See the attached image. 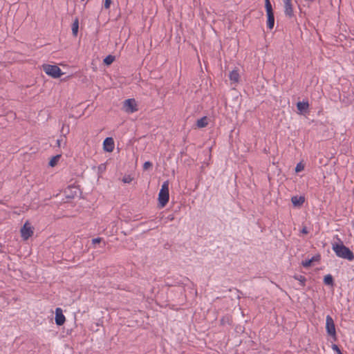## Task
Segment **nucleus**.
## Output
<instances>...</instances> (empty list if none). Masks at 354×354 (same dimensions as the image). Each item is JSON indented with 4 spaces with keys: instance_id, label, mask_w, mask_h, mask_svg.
<instances>
[{
    "instance_id": "nucleus-14",
    "label": "nucleus",
    "mask_w": 354,
    "mask_h": 354,
    "mask_svg": "<svg viewBox=\"0 0 354 354\" xmlns=\"http://www.w3.org/2000/svg\"><path fill=\"white\" fill-rule=\"evenodd\" d=\"M267 21L266 25L269 30H272L274 26V14L273 12H266Z\"/></svg>"
},
{
    "instance_id": "nucleus-34",
    "label": "nucleus",
    "mask_w": 354,
    "mask_h": 354,
    "mask_svg": "<svg viewBox=\"0 0 354 354\" xmlns=\"http://www.w3.org/2000/svg\"><path fill=\"white\" fill-rule=\"evenodd\" d=\"M103 165H101L100 166H99V169H102V167H101Z\"/></svg>"
},
{
    "instance_id": "nucleus-3",
    "label": "nucleus",
    "mask_w": 354,
    "mask_h": 354,
    "mask_svg": "<svg viewBox=\"0 0 354 354\" xmlns=\"http://www.w3.org/2000/svg\"><path fill=\"white\" fill-rule=\"evenodd\" d=\"M42 69L48 76L55 79L59 78L64 74L61 68L57 65L44 64Z\"/></svg>"
},
{
    "instance_id": "nucleus-2",
    "label": "nucleus",
    "mask_w": 354,
    "mask_h": 354,
    "mask_svg": "<svg viewBox=\"0 0 354 354\" xmlns=\"http://www.w3.org/2000/svg\"><path fill=\"white\" fill-rule=\"evenodd\" d=\"M169 200V181L163 182L161 189L159 191L158 196V207L162 209L165 207Z\"/></svg>"
},
{
    "instance_id": "nucleus-28",
    "label": "nucleus",
    "mask_w": 354,
    "mask_h": 354,
    "mask_svg": "<svg viewBox=\"0 0 354 354\" xmlns=\"http://www.w3.org/2000/svg\"><path fill=\"white\" fill-rule=\"evenodd\" d=\"M133 179V178L130 175H125L122 178V181L124 183H130Z\"/></svg>"
},
{
    "instance_id": "nucleus-12",
    "label": "nucleus",
    "mask_w": 354,
    "mask_h": 354,
    "mask_svg": "<svg viewBox=\"0 0 354 354\" xmlns=\"http://www.w3.org/2000/svg\"><path fill=\"white\" fill-rule=\"evenodd\" d=\"M321 259V255L319 254H315L310 259H306L301 261V265L304 268H310L313 266V262L319 261Z\"/></svg>"
},
{
    "instance_id": "nucleus-10",
    "label": "nucleus",
    "mask_w": 354,
    "mask_h": 354,
    "mask_svg": "<svg viewBox=\"0 0 354 354\" xmlns=\"http://www.w3.org/2000/svg\"><path fill=\"white\" fill-rule=\"evenodd\" d=\"M115 144L113 138L111 137L106 138L103 141V150L106 152H112L114 149Z\"/></svg>"
},
{
    "instance_id": "nucleus-27",
    "label": "nucleus",
    "mask_w": 354,
    "mask_h": 354,
    "mask_svg": "<svg viewBox=\"0 0 354 354\" xmlns=\"http://www.w3.org/2000/svg\"><path fill=\"white\" fill-rule=\"evenodd\" d=\"M102 241H103V239L101 238V237L94 238V239H92V244L93 245L94 247H95V245L97 244H100Z\"/></svg>"
},
{
    "instance_id": "nucleus-24",
    "label": "nucleus",
    "mask_w": 354,
    "mask_h": 354,
    "mask_svg": "<svg viewBox=\"0 0 354 354\" xmlns=\"http://www.w3.org/2000/svg\"><path fill=\"white\" fill-rule=\"evenodd\" d=\"M304 167H305L304 164H303L301 162L297 163L295 168V172L299 173V172L302 171L304 169Z\"/></svg>"
},
{
    "instance_id": "nucleus-9",
    "label": "nucleus",
    "mask_w": 354,
    "mask_h": 354,
    "mask_svg": "<svg viewBox=\"0 0 354 354\" xmlns=\"http://www.w3.org/2000/svg\"><path fill=\"white\" fill-rule=\"evenodd\" d=\"M309 102L308 100H303L297 102L296 106L299 114L304 115L309 111Z\"/></svg>"
},
{
    "instance_id": "nucleus-6",
    "label": "nucleus",
    "mask_w": 354,
    "mask_h": 354,
    "mask_svg": "<svg viewBox=\"0 0 354 354\" xmlns=\"http://www.w3.org/2000/svg\"><path fill=\"white\" fill-rule=\"evenodd\" d=\"M21 236L24 241L28 240L33 235V227L28 221H26L21 228Z\"/></svg>"
},
{
    "instance_id": "nucleus-23",
    "label": "nucleus",
    "mask_w": 354,
    "mask_h": 354,
    "mask_svg": "<svg viewBox=\"0 0 354 354\" xmlns=\"http://www.w3.org/2000/svg\"><path fill=\"white\" fill-rule=\"evenodd\" d=\"M265 1V9L266 12H273V8L270 0Z\"/></svg>"
},
{
    "instance_id": "nucleus-16",
    "label": "nucleus",
    "mask_w": 354,
    "mask_h": 354,
    "mask_svg": "<svg viewBox=\"0 0 354 354\" xmlns=\"http://www.w3.org/2000/svg\"><path fill=\"white\" fill-rule=\"evenodd\" d=\"M229 78L233 83H238L239 81L240 75L238 69L232 70L229 74Z\"/></svg>"
},
{
    "instance_id": "nucleus-4",
    "label": "nucleus",
    "mask_w": 354,
    "mask_h": 354,
    "mask_svg": "<svg viewBox=\"0 0 354 354\" xmlns=\"http://www.w3.org/2000/svg\"><path fill=\"white\" fill-rule=\"evenodd\" d=\"M326 331L327 335L331 337L334 341L337 340L335 324L333 319L329 315H328L326 318Z\"/></svg>"
},
{
    "instance_id": "nucleus-18",
    "label": "nucleus",
    "mask_w": 354,
    "mask_h": 354,
    "mask_svg": "<svg viewBox=\"0 0 354 354\" xmlns=\"http://www.w3.org/2000/svg\"><path fill=\"white\" fill-rule=\"evenodd\" d=\"M323 282L324 285L333 287L335 284V280L332 274H328L324 277Z\"/></svg>"
},
{
    "instance_id": "nucleus-8",
    "label": "nucleus",
    "mask_w": 354,
    "mask_h": 354,
    "mask_svg": "<svg viewBox=\"0 0 354 354\" xmlns=\"http://www.w3.org/2000/svg\"><path fill=\"white\" fill-rule=\"evenodd\" d=\"M55 322L57 326H61L64 325L66 322V317L63 314V310L61 308L57 307L55 308Z\"/></svg>"
},
{
    "instance_id": "nucleus-20",
    "label": "nucleus",
    "mask_w": 354,
    "mask_h": 354,
    "mask_svg": "<svg viewBox=\"0 0 354 354\" xmlns=\"http://www.w3.org/2000/svg\"><path fill=\"white\" fill-rule=\"evenodd\" d=\"M61 156H62L61 154H57L55 156H52L50 158V160L48 162V166L50 167H54L55 166H56L57 165Z\"/></svg>"
},
{
    "instance_id": "nucleus-1",
    "label": "nucleus",
    "mask_w": 354,
    "mask_h": 354,
    "mask_svg": "<svg viewBox=\"0 0 354 354\" xmlns=\"http://www.w3.org/2000/svg\"><path fill=\"white\" fill-rule=\"evenodd\" d=\"M337 239L339 241L338 243H334L332 244V249L337 255V257L346 259L348 261H353L354 260V253L352 250H350L349 248L346 247L340 239L338 238V236H336Z\"/></svg>"
},
{
    "instance_id": "nucleus-11",
    "label": "nucleus",
    "mask_w": 354,
    "mask_h": 354,
    "mask_svg": "<svg viewBox=\"0 0 354 354\" xmlns=\"http://www.w3.org/2000/svg\"><path fill=\"white\" fill-rule=\"evenodd\" d=\"M284 13L286 17L292 18L294 17L293 8L291 0H283Z\"/></svg>"
},
{
    "instance_id": "nucleus-38",
    "label": "nucleus",
    "mask_w": 354,
    "mask_h": 354,
    "mask_svg": "<svg viewBox=\"0 0 354 354\" xmlns=\"http://www.w3.org/2000/svg\"><path fill=\"white\" fill-rule=\"evenodd\" d=\"M353 89H354V87H353Z\"/></svg>"
},
{
    "instance_id": "nucleus-30",
    "label": "nucleus",
    "mask_w": 354,
    "mask_h": 354,
    "mask_svg": "<svg viewBox=\"0 0 354 354\" xmlns=\"http://www.w3.org/2000/svg\"><path fill=\"white\" fill-rule=\"evenodd\" d=\"M300 232L303 234H308L309 232H308L307 227L306 226H304L302 227Z\"/></svg>"
},
{
    "instance_id": "nucleus-32",
    "label": "nucleus",
    "mask_w": 354,
    "mask_h": 354,
    "mask_svg": "<svg viewBox=\"0 0 354 354\" xmlns=\"http://www.w3.org/2000/svg\"><path fill=\"white\" fill-rule=\"evenodd\" d=\"M60 142H61V140H59V139H58V140H57V145L58 147H59V146H60Z\"/></svg>"
},
{
    "instance_id": "nucleus-17",
    "label": "nucleus",
    "mask_w": 354,
    "mask_h": 354,
    "mask_svg": "<svg viewBox=\"0 0 354 354\" xmlns=\"http://www.w3.org/2000/svg\"><path fill=\"white\" fill-rule=\"evenodd\" d=\"M208 120L209 119L207 116H203L196 120V126L199 129L206 127L208 125Z\"/></svg>"
},
{
    "instance_id": "nucleus-15",
    "label": "nucleus",
    "mask_w": 354,
    "mask_h": 354,
    "mask_svg": "<svg viewBox=\"0 0 354 354\" xmlns=\"http://www.w3.org/2000/svg\"><path fill=\"white\" fill-rule=\"evenodd\" d=\"M79 19L76 17L71 25V30H72V35L74 37H76L78 35L79 32Z\"/></svg>"
},
{
    "instance_id": "nucleus-37",
    "label": "nucleus",
    "mask_w": 354,
    "mask_h": 354,
    "mask_svg": "<svg viewBox=\"0 0 354 354\" xmlns=\"http://www.w3.org/2000/svg\"><path fill=\"white\" fill-rule=\"evenodd\" d=\"M353 227H354V221L353 222Z\"/></svg>"
},
{
    "instance_id": "nucleus-29",
    "label": "nucleus",
    "mask_w": 354,
    "mask_h": 354,
    "mask_svg": "<svg viewBox=\"0 0 354 354\" xmlns=\"http://www.w3.org/2000/svg\"><path fill=\"white\" fill-rule=\"evenodd\" d=\"M111 3H112V0H104L103 6L105 9H109Z\"/></svg>"
},
{
    "instance_id": "nucleus-33",
    "label": "nucleus",
    "mask_w": 354,
    "mask_h": 354,
    "mask_svg": "<svg viewBox=\"0 0 354 354\" xmlns=\"http://www.w3.org/2000/svg\"><path fill=\"white\" fill-rule=\"evenodd\" d=\"M263 151H264V152H265V153H268V150H267V149H266V148H265Z\"/></svg>"
},
{
    "instance_id": "nucleus-35",
    "label": "nucleus",
    "mask_w": 354,
    "mask_h": 354,
    "mask_svg": "<svg viewBox=\"0 0 354 354\" xmlns=\"http://www.w3.org/2000/svg\"><path fill=\"white\" fill-rule=\"evenodd\" d=\"M103 165H101L100 166H99V169H102V167H101Z\"/></svg>"
},
{
    "instance_id": "nucleus-13",
    "label": "nucleus",
    "mask_w": 354,
    "mask_h": 354,
    "mask_svg": "<svg viewBox=\"0 0 354 354\" xmlns=\"http://www.w3.org/2000/svg\"><path fill=\"white\" fill-rule=\"evenodd\" d=\"M304 196H293L291 197V202L294 207H301L305 202Z\"/></svg>"
},
{
    "instance_id": "nucleus-36",
    "label": "nucleus",
    "mask_w": 354,
    "mask_h": 354,
    "mask_svg": "<svg viewBox=\"0 0 354 354\" xmlns=\"http://www.w3.org/2000/svg\"><path fill=\"white\" fill-rule=\"evenodd\" d=\"M105 246V242H103V247Z\"/></svg>"
},
{
    "instance_id": "nucleus-25",
    "label": "nucleus",
    "mask_w": 354,
    "mask_h": 354,
    "mask_svg": "<svg viewBox=\"0 0 354 354\" xmlns=\"http://www.w3.org/2000/svg\"><path fill=\"white\" fill-rule=\"evenodd\" d=\"M152 167H153V164L151 162L146 161L144 162L142 168H143L144 171H147V170L151 169Z\"/></svg>"
},
{
    "instance_id": "nucleus-5",
    "label": "nucleus",
    "mask_w": 354,
    "mask_h": 354,
    "mask_svg": "<svg viewBox=\"0 0 354 354\" xmlns=\"http://www.w3.org/2000/svg\"><path fill=\"white\" fill-rule=\"evenodd\" d=\"M138 105L134 98L127 99L123 102L122 110L128 113H133L138 111Z\"/></svg>"
},
{
    "instance_id": "nucleus-22",
    "label": "nucleus",
    "mask_w": 354,
    "mask_h": 354,
    "mask_svg": "<svg viewBox=\"0 0 354 354\" xmlns=\"http://www.w3.org/2000/svg\"><path fill=\"white\" fill-rule=\"evenodd\" d=\"M115 57L114 55H109L104 59L103 64L105 66H109L113 64V62L115 61Z\"/></svg>"
},
{
    "instance_id": "nucleus-26",
    "label": "nucleus",
    "mask_w": 354,
    "mask_h": 354,
    "mask_svg": "<svg viewBox=\"0 0 354 354\" xmlns=\"http://www.w3.org/2000/svg\"><path fill=\"white\" fill-rule=\"evenodd\" d=\"M331 348L337 354H344L337 344H332Z\"/></svg>"
},
{
    "instance_id": "nucleus-21",
    "label": "nucleus",
    "mask_w": 354,
    "mask_h": 354,
    "mask_svg": "<svg viewBox=\"0 0 354 354\" xmlns=\"http://www.w3.org/2000/svg\"><path fill=\"white\" fill-rule=\"evenodd\" d=\"M292 277L295 280H297L299 281V285L301 287H304L306 286V282L307 279L304 276L295 274Z\"/></svg>"
},
{
    "instance_id": "nucleus-7",
    "label": "nucleus",
    "mask_w": 354,
    "mask_h": 354,
    "mask_svg": "<svg viewBox=\"0 0 354 354\" xmlns=\"http://www.w3.org/2000/svg\"><path fill=\"white\" fill-rule=\"evenodd\" d=\"M66 197L69 199H73L78 194H81V189L75 185H68L64 191Z\"/></svg>"
},
{
    "instance_id": "nucleus-31",
    "label": "nucleus",
    "mask_w": 354,
    "mask_h": 354,
    "mask_svg": "<svg viewBox=\"0 0 354 354\" xmlns=\"http://www.w3.org/2000/svg\"><path fill=\"white\" fill-rule=\"evenodd\" d=\"M167 218L169 221H173L174 219V214H169V215H168Z\"/></svg>"
},
{
    "instance_id": "nucleus-19",
    "label": "nucleus",
    "mask_w": 354,
    "mask_h": 354,
    "mask_svg": "<svg viewBox=\"0 0 354 354\" xmlns=\"http://www.w3.org/2000/svg\"><path fill=\"white\" fill-rule=\"evenodd\" d=\"M220 322L221 324L223 326H225L226 324L231 326L232 325L233 322L232 316L230 315H226L221 319Z\"/></svg>"
}]
</instances>
